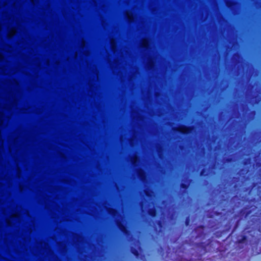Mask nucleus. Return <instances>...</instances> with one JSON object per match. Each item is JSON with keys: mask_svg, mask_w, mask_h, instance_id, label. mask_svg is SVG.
I'll use <instances>...</instances> for the list:
<instances>
[{"mask_svg": "<svg viewBox=\"0 0 261 261\" xmlns=\"http://www.w3.org/2000/svg\"><path fill=\"white\" fill-rule=\"evenodd\" d=\"M247 228H245L236 237V241L234 243L235 247L237 250L241 251L248 247L249 245V239L246 235L247 232H250V231H247Z\"/></svg>", "mask_w": 261, "mask_h": 261, "instance_id": "1", "label": "nucleus"}, {"mask_svg": "<svg viewBox=\"0 0 261 261\" xmlns=\"http://www.w3.org/2000/svg\"><path fill=\"white\" fill-rule=\"evenodd\" d=\"M212 239H209L206 241V242H200L196 243L195 247L200 255H202L212 250Z\"/></svg>", "mask_w": 261, "mask_h": 261, "instance_id": "2", "label": "nucleus"}, {"mask_svg": "<svg viewBox=\"0 0 261 261\" xmlns=\"http://www.w3.org/2000/svg\"><path fill=\"white\" fill-rule=\"evenodd\" d=\"M194 129L193 125H181L176 128V130L183 135H188L191 134Z\"/></svg>", "mask_w": 261, "mask_h": 261, "instance_id": "3", "label": "nucleus"}, {"mask_svg": "<svg viewBox=\"0 0 261 261\" xmlns=\"http://www.w3.org/2000/svg\"><path fill=\"white\" fill-rule=\"evenodd\" d=\"M206 229V226L203 225H200L196 226L194 231L197 233L198 237H204L205 234V231Z\"/></svg>", "mask_w": 261, "mask_h": 261, "instance_id": "4", "label": "nucleus"}, {"mask_svg": "<svg viewBox=\"0 0 261 261\" xmlns=\"http://www.w3.org/2000/svg\"><path fill=\"white\" fill-rule=\"evenodd\" d=\"M118 228H119V229L120 230V231L123 233H124L125 234H127L129 233V231H128L127 228L126 227V225H124V224H123L121 222H118Z\"/></svg>", "mask_w": 261, "mask_h": 261, "instance_id": "5", "label": "nucleus"}, {"mask_svg": "<svg viewBox=\"0 0 261 261\" xmlns=\"http://www.w3.org/2000/svg\"><path fill=\"white\" fill-rule=\"evenodd\" d=\"M251 212V210L243 208L240 210V214L242 216H244L245 218H247L250 214Z\"/></svg>", "mask_w": 261, "mask_h": 261, "instance_id": "6", "label": "nucleus"}, {"mask_svg": "<svg viewBox=\"0 0 261 261\" xmlns=\"http://www.w3.org/2000/svg\"><path fill=\"white\" fill-rule=\"evenodd\" d=\"M156 210L154 207L150 208L148 210V215L152 217H155L156 215Z\"/></svg>", "mask_w": 261, "mask_h": 261, "instance_id": "7", "label": "nucleus"}, {"mask_svg": "<svg viewBox=\"0 0 261 261\" xmlns=\"http://www.w3.org/2000/svg\"><path fill=\"white\" fill-rule=\"evenodd\" d=\"M130 252L137 258L139 257L140 252L138 249L134 248V247H132L130 249Z\"/></svg>", "mask_w": 261, "mask_h": 261, "instance_id": "8", "label": "nucleus"}, {"mask_svg": "<svg viewBox=\"0 0 261 261\" xmlns=\"http://www.w3.org/2000/svg\"><path fill=\"white\" fill-rule=\"evenodd\" d=\"M207 175L208 173L206 169L203 168L200 172V175L201 176L206 177L207 176Z\"/></svg>", "mask_w": 261, "mask_h": 261, "instance_id": "9", "label": "nucleus"}, {"mask_svg": "<svg viewBox=\"0 0 261 261\" xmlns=\"http://www.w3.org/2000/svg\"><path fill=\"white\" fill-rule=\"evenodd\" d=\"M189 187V184L188 183L182 182L180 184V188L184 190H187Z\"/></svg>", "mask_w": 261, "mask_h": 261, "instance_id": "10", "label": "nucleus"}, {"mask_svg": "<svg viewBox=\"0 0 261 261\" xmlns=\"http://www.w3.org/2000/svg\"><path fill=\"white\" fill-rule=\"evenodd\" d=\"M190 219L189 216H188L185 220V225L188 226L190 225Z\"/></svg>", "mask_w": 261, "mask_h": 261, "instance_id": "11", "label": "nucleus"}, {"mask_svg": "<svg viewBox=\"0 0 261 261\" xmlns=\"http://www.w3.org/2000/svg\"><path fill=\"white\" fill-rule=\"evenodd\" d=\"M147 45H148V43L146 41H144L143 42V43H142L143 47H146L147 46Z\"/></svg>", "mask_w": 261, "mask_h": 261, "instance_id": "12", "label": "nucleus"}, {"mask_svg": "<svg viewBox=\"0 0 261 261\" xmlns=\"http://www.w3.org/2000/svg\"><path fill=\"white\" fill-rule=\"evenodd\" d=\"M116 210L115 209H114V208H111V212L113 214H114L115 213H116Z\"/></svg>", "mask_w": 261, "mask_h": 261, "instance_id": "13", "label": "nucleus"}, {"mask_svg": "<svg viewBox=\"0 0 261 261\" xmlns=\"http://www.w3.org/2000/svg\"><path fill=\"white\" fill-rule=\"evenodd\" d=\"M139 176H140V177H142V176L144 175V173H142V172H140L139 173Z\"/></svg>", "mask_w": 261, "mask_h": 261, "instance_id": "14", "label": "nucleus"}, {"mask_svg": "<svg viewBox=\"0 0 261 261\" xmlns=\"http://www.w3.org/2000/svg\"><path fill=\"white\" fill-rule=\"evenodd\" d=\"M226 161L227 162H230L231 161V158H228V159H227Z\"/></svg>", "mask_w": 261, "mask_h": 261, "instance_id": "15", "label": "nucleus"}, {"mask_svg": "<svg viewBox=\"0 0 261 261\" xmlns=\"http://www.w3.org/2000/svg\"><path fill=\"white\" fill-rule=\"evenodd\" d=\"M180 261H190V260H187V259H185L184 260H181Z\"/></svg>", "mask_w": 261, "mask_h": 261, "instance_id": "16", "label": "nucleus"}, {"mask_svg": "<svg viewBox=\"0 0 261 261\" xmlns=\"http://www.w3.org/2000/svg\"><path fill=\"white\" fill-rule=\"evenodd\" d=\"M232 4V2H230L229 3V4Z\"/></svg>", "mask_w": 261, "mask_h": 261, "instance_id": "17", "label": "nucleus"}, {"mask_svg": "<svg viewBox=\"0 0 261 261\" xmlns=\"http://www.w3.org/2000/svg\"><path fill=\"white\" fill-rule=\"evenodd\" d=\"M260 216H261V213H260Z\"/></svg>", "mask_w": 261, "mask_h": 261, "instance_id": "18", "label": "nucleus"}]
</instances>
